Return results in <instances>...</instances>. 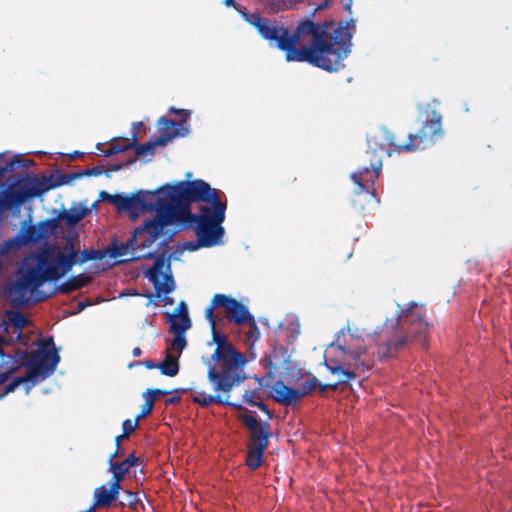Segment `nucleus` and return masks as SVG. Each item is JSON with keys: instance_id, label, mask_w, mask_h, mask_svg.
<instances>
[{"instance_id": "36", "label": "nucleus", "mask_w": 512, "mask_h": 512, "mask_svg": "<svg viewBox=\"0 0 512 512\" xmlns=\"http://www.w3.org/2000/svg\"><path fill=\"white\" fill-rule=\"evenodd\" d=\"M137 425H138L137 419H135L134 421H132L130 419L124 420L122 423V429H123L122 437H128L136 429Z\"/></svg>"}, {"instance_id": "10", "label": "nucleus", "mask_w": 512, "mask_h": 512, "mask_svg": "<svg viewBox=\"0 0 512 512\" xmlns=\"http://www.w3.org/2000/svg\"><path fill=\"white\" fill-rule=\"evenodd\" d=\"M136 237L132 235L126 242L113 241L107 248L103 250L81 249V242L77 239V235H71L66 230V273L77 264H82L88 260H102L106 257L118 258L131 254L127 260L136 252Z\"/></svg>"}, {"instance_id": "25", "label": "nucleus", "mask_w": 512, "mask_h": 512, "mask_svg": "<svg viewBox=\"0 0 512 512\" xmlns=\"http://www.w3.org/2000/svg\"><path fill=\"white\" fill-rule=\"evenodd\" d=\"M265 449L264 444L249 445L246 458V464L249 468L256 469L261 465Z\"/></svg>"}, {"instance_id": "62", "label": "nucleus", "mask_w": 512, "mask_h": 512, "mask_svg": "<svg viewBox=\"0 0 512 512\" xmlns=\"http://www.w3.org/2000/svg\"><path fill=\"white\" fill-rule=\"evenodd\" d=\"M133 140L136 141V133H133Z\"/></svg>"}, {"instance_id": "47", "label": "nucleus", "mask_w": 512, "mask_h": 512, "mask_svg": "<svg viewBox=\"0 0 512 512\" xmlns=\"http://www.w3.org/2000/svg\"><path fill=\"white\" fill-rule=\"evenodd\" d=\"M142 364L147 368V369H155L157 368V364L154 363L152 360H146L144 362H142Z\"/></svg>"}, {"instance_id": "51", "label": "nucleus", "mask_w": 512, "mask_h": 512, "mask_svg": "<svg viewBox=\"0 0 512 512\" xmlns=\"http://www.w3.org/2000/svg\"><path fill=\"white\" fill-rule=\"evenodd\" d=\"M224 4L227 6V7H235L236 6V3L234 0H224Z\"/></svg>"}, {"instance_id": "42", "label": "nucleus", "mask_w": 512, "mask_h": 512, "mask_svg": "<svg viewBox=\"0 0 512 512\" xmlns=\"http://www.w3.org/2000/svg\"><path fill=\"white\" fill-rule=\"evenodd\" d=\"M101 201H107L111 204L114 203L115 195L108 193L107 191H101L99 194Z\"/></svg>"}, {"instance_id": "8", "label": "nucleus", "mask_w": 512, "mask_h": 512, "mask_svg": "<svg viewBox=\"0 0 512 512\" xmlns=\"http://www.w3.org/2000/svg\"><path fill=\"white\" fill-rule=\"evenodd\" d=\"M64 184V174L59 173L55 177L26 176L9 181L6 189L1 192L0 211L19 207L30 198L37 197L46 191Z\"/></svg>"}, {"instance_id": "60", "label": "nucleus", "mask_w": 512, "mask_h": 512, "mask_svg": "<svg viewBox=\"0 0 512 512\" xmlns=\"http://www.w3.org/2000/svg\"><path fill=\"white\" fill-rule=\"evenodd\" d=\"M388 140H389V145H390V146L394 145V143H393V141H392V140H393V136H391Z\"/></svg>"}, {"instance_id": "21", "label": "nucleus", "mask_w": 512, "mask_h": 512, "mask_svg": "<svg viewBox=\"0 0 512 512\" xmlns=\"http://www.w3.org/2000/svg\"><path fill=\"white\" fill-rule=\"evenodd\" d=\"M177 133H170V135H161L158 137L155 141L147 142L145 144H138L135 145L133 143V146H135L136 154L137 156H145L150 155L154 153V149L157 146H164L166 143L176 137Z\"/></svg>"}, {"instance_id": "15", "label": "nucleus", "mask_w": 512, "mask_h": 512, "mask_svg": "<svg viewBox=\"0 0 512 512\" xmlns=\"http://www.w3.org/2000/svg\"><path fill=\"white\" fill-rule=\"evenodd\" d=\"M316 380L312 379L302 383L298 388H292L279 380L274 383L271 389V396L275 401L286 406H292L299 399L309 394L315 387Z\"/></svg>"}, {"instance_id": "9", "label": "nucleus", "mask_w": 512, "mask_h": 512, "mask_svg": "<svg viewBox=\"0 0 512 512\" xmlns=\"http://www.w3.org/2000/svg\"><path fill=\"white\" fill-rule=\"evenodd\" d=\"M178 223L170 216L167 210H160L151 220L145 221L144 225L135 229L133 235L136 237V252L131 258L134 260L153 258L159 248L164 246L172 236L169 226Z\"/></svg>"}, {"instance_id": "41", "label": "nucleus", "mask_w": 512, "mask_h": 512, "mask_svg": "<svg viewBox=\"0 0 512 512\" xmlns=\"http://www.w3.org/2000/svg\"><path fill=\"white\" fill-rule=\"evenodd\" d=\"M242 421L244 422V424L247 426V428L250 430V429H253L254 427L258 426L260 423L256 420L255 417H253L252 415H243L242 416Z\"/></svg>"}, {"instance_id": "11", "label": "nucleus", "mask_w": 512, "mask_h": 512, "mask_svg": "<svg viewBox=\"0 0 512 512\" xmlns=\"http://www.w3.org/2000/svg\"><path fill=\"white\" fill-rule=\"evenodd\" d=\"M167 250L163 249L155 257L153 265L145 270V277L153 284L157 297L167 296L175 289L170 260L176 259V252L170 253L167 257Z\"/></svg>"}, {"instance_id": "50", "label": "nucleus", "mask_w": 512, "mask_h": 512, "mask_svg": "<svg viewBox=\"0 0 512 512\" xmlns=\"http://www.w3.org/2000/svg\"><path fill=\"white\" fill-rule=\"evenodd\" d=\"M141 349L139 347H135L133 350H132V355L134 357H139L141 355Z\"/></svg>"}, {"instance_id": "59", "label": "nucleus", "mask_w": 512, "mask_h": 512, "mask_svg": "<svg viewBox=\"0 0 512 512\" xmlns=\"http://www.w3.org/2000/svg\"><path fill=\"white\" fill-rule=\"evenodd\" d=\"M163 300L166 302V304H169L172 302V299H170L168 297H165Z\"/></svg>"}, {"instance_id": "19", "label": "nucleus", "mask_w": 512, "mask_h": 512, "mask_svg": "<svg viewBox=\"0 0 512 512\" xmlns=\"http://www.w3.org/2000/svg\"><path fill=\"white\" fill-rule=\"evenodd\" d=\"M33 161L27 158H23L21 155H15L12 158H8L5 154L0 153V187H4L5 180L9 182L10 178L7 177L8 173L15 171V168L27 169Z\"/></svg>"}, {"instance_id": "17", "label": "nucleus", "mask_w": 512, "mask_h": 512, "mask_svg": "<svg viewBox=\"0 0 512 512\" xmlns=\"http://www.w3.org/2000/svg\"><path fill=\"white\" fill-rule=\"evenodd\" d=\"M98 202H94L90 207L87 205L86 201L73 202L69 209H66V230L71 235H77V239H79V234L75 231L74 226L84 219L87 215L91 213V210L97 206Z\"/></svg>"}, {"instance_id": "54", "label": "nucleus", "mask_w": 512, "mask_h": 512, "mask_svg": "<svg viewBox=\"0 0 512 512\" xmlns=\"http://www.w3.org/2000/svg\"><path fill=\"white\" fill-rule=\"evenodd\" d=\"M125 438H126V437H122V435H118V436L116 437V444H117V446L119 445L120 441H121V440H123V439H125Z\"/></svg>"}, {"instance_id": "40", "label": "nucleus", "mask_w": 512, "mask_h": 512, "mask_svg": "<svg viewBox=\"0 0 512 512\" xmlns=\"http://www.w3.org/2000/svg\"><path fill=\"white\" fill-rule=\"evenodd\" d=\"M175 125H176V123L173 120H169L165 117H161L159 120L160 130L163 132L162 135H169L168 133H165V132H167L169 129H171Z\"/></svg>"}, {"instance_id": "43", "label": "nucleus", "mask_w": 512, "mask_h": 512, "mask_svg": "<svg viewBox=\"0 0 512 512\" xmlns=\"http://www.w3.org/2000/svg\"><path fill=\"white\" fill-rule=\"evenodd\" d=\"M170 392L169 391H164V390H160V389H152V390H147V392L144 394V397H153L156 396V395H166V394H169Z\"/></svg>"}, {"instance_id": "37", "label": "nucleus", "mask_w": 512, "mask_h": 512, "mask_svg": "<svg viewBox=\"0 0 512 512\" xmlns=\"http://www.w3.org/2000/svg\"><path fill=\"white\" fill-rule=\"evenodd\" d=\"M129 196L115 194V199L113 205L120 211L126 212V206Z\"/></svg>"}, {"instance_id": "32", "label": "nucleus", "mask_w": 512, "mask_h": 512, "mask_svg": "<svg viewBox=\"0 0 512 512\" xmlns=\"http://www.w3.org/2000/svg\"><path fill=\"white\" fill-rule=\"evenodd\" d=\"M90 282V277L85 274L71 277L66 280V293L77 290Z\"/></svg>"}, {"instance_id": "24", "label": "nucleus", "mask_w": 512, "mask_h": 512, "mask_svg": "<svg viewBox=\"0 0 512 512\" xmlns=\"http://www.w3.org/2000/svg\"><path fill=\"white\" fill-rule=\"evenodd\" d=\"M40 375L38 371L35 369L31 370L29 374L24 378H15L10 383H8L2 393H0V399L6 396L7 394L14 392L16 387L21 383H28L27 390L31 387L35 382H37V377Z\"/></svg>"}, {"instance_id": "4", "label": "nucleus", "mask_w": 512, "mask_h": 512, "mask_svg": "<svg viewBox=\"0 0 512 512\" xmlns=\"http://www.w3.org/2000/svg\"><path fill=\"white\" fill-rule=\"evenodd\" d=\"M17 279L6 285L5 293L17 308L32 302V295L47 281L64 276V248L46 245L37 253L23 258L16 273Z\"/></svg>"}, {"instance_id": "57", "label": "nucleus", "mask_w": 512, "mask_h": 512, "mask_svg": "<svg viewBox=\"0 0 512 512\" xmlns=\"http://www.w3.org/2000/svg\"><path fill=\"white\" fill-rule=\"evenodd\" d=\"M58 291H60V292H64V284H60V285L58 286Z\"/></svg>"}, {"instance_id": "5", "label": "nucleus", "mask_w": 512, "mask_h": 512, "mask_svg": "<svg viewBox=\"0 0 512 512\" xmlns=\"http://www.w3.org/2000/svg\"><path fill=\"white\" fill-rule=\"evenodd\" d=\"M325 365L337 376V381L329 385L335 389L340 383L355 379L359 371H366L371 364L367 358V348L361 336L342 328L325 350Z\"/></svg>"}, {"instance_id": "26", "label": "nucleus", "mask_w": 512, "mask_h": 512, "mask_svg": "<svg viewBox=\"0 0 512 512\" xmlns=\"http://www.w3.org/2000/svg\"><path fill=\"white\" fill-rule=\"evenodd\" d=\"M168 322L171 332L185 333L191 327L189 315L169 314Z\"/></svg>"}, {"instance_id": "16", "label": "nucleus", "mask_w": 512, "mask_h": 512, "mask_svg": "<svg viewBox=\"0 0 512 512\" xmlns=\"http://www.w3.org/2000/svg\"><path fill=\"white\" fill-rule=\"evenodd\" d=\"M382 169V162L380 160L371 164V167H363L353 172L351 174V179L354 184L357 186L355 192L357 194L366 192L371 195V197L375 196L374 185L376 180L378 179L380 172Z\"/></svg>"}, {"instance_id": "53", "label": "nucleus", "mask_w": 512, "mask_h": 512, "mask_svg": "<svg viewBox=\"0 0 512 512\" xmlns=\"http://www.w3.org/2000/svg\"><path fill=\"white\" fill-rule=\"evenodd\" d=\"M178 400H179L178 396L172 397V398L166 400V405L172 404V403H174V402H176Z\"/></svg>"}, {"instance_id": "56", "label": "nucleus", "mask_w": 512, "mask_h": 512, "mask_svg": "<svg viewBox=\"0 0 512 512\" xmlns=\"http://www.w3.org/2000/svg\"><path fill=\"white\" fill-rule=\"evenodd\" d=\"M133 126H134L135 129H139L142 126V123L141 122H137V123H134Z\"/></svg>"}, {"instance_id": "6", "label": "nucleus", "mask_w": 512, "mask_h": 512, "mask_svg": "<svg viewBox=\"0 0 512 512\" xmlns=\"http://www.w3.org/2000/svg\"><path fill=\"white\" fill-rule=\"evenodd\" d=\"M37 348L31 351L15 349L13 355H7L8 359H11V366L5 372H0V385L4 384L10 377V375L16 372L20 367L26 368V374L23 376H17L15 378H24L29 372L33 369L38 371L40 375L37 377V382H35L29 389L27 390L28 383H21L19 386H22L25 390V393L28 394L30 390L37 385L39 382L46 379L53 371L55 370L60 357L55 348L54 341L52 337H38L36 340Z\"/></svg>"}, {"instance_id": "61", "label": "nucleus", "mask_w": 512, "mask_h": 512, "mask_svg": "<svg viewBox=\"0 0 512 512\" xmlns=\"http://www.w3.org/2000/svg\"><path fill=\"white\" fill-rule=\"evenodd\" d=\"M379 355H380V356H382V357H384V356L386 355V351H383L382 353H381V352H379Z\"/></svg>"}, {"instance_id": "44", "label": "nucleus", "mask_w": 512, "mask_h": 512, "mask_svg": "<svg viewBox=\"0 0 512 512\" xmlns=\"http://www.w3.org/2000/svg\"><path fill=\"white\" fill-rule=\"evenodd\" d=\"M176 315H188V307L184 301H181L176 308Z\"/></svg>"}, {"instance_id": "34", "label": "nucleus", "mask_w": 512, "mask_h": 512, "mask_svg": "<svg viewBox=\"0 0 512 512\" xmlns=\"http://www.w3.org/2000/svg\"><path fill=\"white\" fill-rule=\"evenodd\" d=\"M139 502L138 495L134 492L125 490L124 491V497L120 501L121 506H128V507H135L136 504Z\"/></svg>"}, {"instance_id": "49", "label": "nucleus", "mask_w": 512, "mask_h": 512, "mask_svg": "<svg viewBox=\"0 0 512 512\" xmlns=\"http://www.w3.org/2000/svg\"><path fill=\"white\" fill-rule=\"evenodd\" d=\"M83 153L75 151L73 153H66V159L69 160H75L78 156L82 155Z\"/></svg>"}, {"instance_id": "12", "label": "nucleus", "mask_w": 512, "mask_h": 512, "mask_svg": "<svg viewBox=\"0 0 512 512\" xmlns=\"http://www.w3.org/2000/svg\"><path fill=\"white\" fill-rule=\"evenodd\" d=\"M218 307H223L225 309L226 318L229 322H233L238 325L249 323L257 330L254 317L249 313L246 306L236 299L224 294H215L210 306L206 308L205 318L208 322L214 323L215 316L213 311Z\"/></svg>"}, {"instance_id": "46", "label": "nucleus", "mask_w": 512, "mask_h": 512, "mask_svg": "<svg viewBox=\"0 0 512 512\" xmlns=\"http://www.w3.org/2000/svg\"><path fill=\"white\" fill-rule=\"evenodd\" d=\"M254 406L258 407L261 411L269 415L267 406L261 400L257 401Z\"/></svg>"}, {"instance_id": "23", "label": "nucleus", "mask_w": 512, "mask_h": 512, "mask_svg": "<svg viewBox=\"0 0 512 512\" xmlns=\"http://www.w3.org/2000/svg\"><path fill=\"white\" fill-rule=\"evenodd\" d=\"M64 219V208L59 209L57 219H47L38 223L37 228L39 233L42 234V240L48 239L52 234L55 233L59 221Z\"/></svg>"}, {"instance_id": "33", "label": "nucleus", "mask_w": 512, "mask_h": 512, "mask_svg": "<svg viewBox=\"0 0 512 512\" xmlns=\"http://www.w3.org/2000/svg\"><path fill=\"white\" fill-rule=\"evenodd\" d=\"M175 334V337L171 344V349L174 351H177L179 354L185 349L186 347V339H185V333L180 332H173Z\"/></svg>"}, {"instance_id": "2", "label": "nucleus", "mask_w": 512, "mask_h": 512, "mask_svg": "<svg viewBox=\"0 0 512 512\" xmlns=\"http://www.w3.org/2000/svg\"><path fill=\"white\" fill-rule=\"evenodd\" d=\"M162 187L165 210L177 222L192 227L197 235L198 244L192 249L222 244L227 205L221 200L220 191L201 179Z\"/></svg>"}, {"instance_id": "38", "label": "nucleus", "mask_w": 512, "mask_h": 512, "mask_svg": "<svg viewBox=\"0 0 512 512\" xmlns=\"http://www.w3.org/2000/svg\"><path fill=\"white\" fill-rule=\"evenodd\" d=\"M154 405V398L153 397H145V403L142 406L141 413L137 416V420H139L141 417H144L151 413Z\"/></svg>"}, {"instance_id": "20", "label": "nucleus", "mask_w": 512, "mask_h": 512, "mask_svg": "<svg viewBox=\"0 0 512 512\" xmlns=\"http://www.w3.org/2000/svg\"><path fill=\"white\" fill-rule=\"evenodd\" d=\"M114 456L115 454L109 458V471L113 474L111 481L117 482V484L120 485L130 468L137 463L138 458L131 454L121 463H114Z\"/></svg>"}, {"instance_id": "27", "label": "nucleus", "mask_w": 512, "mask_h": 512, "mask_svg": "<svg viewBox=\"0 0 512 512\" xmlns=\"http://www.w3.org/2000/svg\"><path fill=\"white\" fill-rule=\"evenodd\" d=\"M5 317L9 323L13 326L12 333H16V339L21 336V329L24 328L28 320L19 311L9 310L6 311Z\"/></svg>"}, {"instance_id": "63", "label": "nucleus", "mask_w": 512, "mask_h": 512, "mask_svg": "<svg viewBox=\"0 0 512 512\" xmlns=\"http://www.w3.org/2000/svg\"><path fill=\"white\" fill-rule=\"evenodd\" d=\"M262 380H263V379H258V381H259V386H262Z\"/></svg>"}, {"instance_id": "28", "label": "nucleus", "mask_w": 512, "mask_h": 512, "mask_svg": "<svg viewBox=\"0 0 512 512\" xmlns=\"http://www.w3.org/2000/svg\"><path fill=\"white\" fill-rule=\"evenodd\" d=\"M268 427V423L264 422L254 427L253 429H250L252 440L250 445L264 444V447H267L268 438L270 436Z\"/></svg>"}, {"instance_id": "3", "label": "nucleus", "mask_w": 512, "mask_h": 512, "mask_svg": "<svg viewBox=\"0 0 512 512\" xmlns=\"http://www.w3.org/2000/svg\"><path fill=\"white\" fill-rule=\"evenodd\" d=\"M211 327L212 341L209 345H216L211 358L205 363L208 368L207 377L212 385L216 395H212L203 390L194 389L192 393L193 402L201 406H209L216 402L225 404L237 409H243L241 404L229 402L224 399L220 393H229L234 387L241 384L245 379L244 366L246 359L244 355L233 347L227 340L226 335L221 334L216 328V319L214 323L208 322Z\"/></svg>"}, {"instance_id": "7", "label": "nucleus", "mask_w": 512, "mask_h": 512, "mask_svg": "<svg viewBox=\"0 0 512 512\" xmlns=\"http://www.w3.org/2000/svg\"><path fill=\"white\" fill-rule=\"evenodd\" d=\"M416 302H410L405 309H400L397 317L387 319L383 330L379 334V344L386 350L398 349L408 340L413 338L420 344L427 343L429 324L424 320Z\"/></svg>"}, {"instance_id": "58", "label": "nucleus", "mask_w": 512, "mask_h": 512, "mask_svg": "<svg viewBox=\"0 0 512 512\" xmlns=\"http://www.w3.org/2000/svg\"><path fill=\"white\" fill-rule=\"evenodd\" d=\"M325 6H327V3L319 5L315 10L323 9Z\"/></svg>"}, {"instance_id": "18", "label": "nucleus", "mask_w": 512, "mask_h": 512, "mask_svg": "<svg viewBox=\"0 0 512 512\" xmlns=\"http://www.w3.org/2000/svg\"><path fill=\"white\" fill-rule=\"evenodd\" d=\"M121 486L117 482L111 481L109 486L101 485L94 490L93 503L91 507L108 508L114 501L119 498Z\"/></svg>"}, {"instance_id": "30", "label": "nucleus", "mask_w": 512, "mask_h": 512, "mask_svg": "<svg viewBox=\"0 0 512 512\" xmlns=\"http://www.w3.org/2000/svg\"><path fill=\"white\" fill-rule=\"evenodd\" d=\"M157 368L160 369L163 375L173 377L177 375L179 371V364L177 358H173L170 354H168L165 361L157 364Z\"/></svg>"}, {"instance_id": "22", "label": "nucleus", "mask_w": 512, "mask_h": 512, "mask_svg": "<svg viewBox=\"0 0 512 512\" xmlns=\"http://www.w3.org/2000/svg\"><path fill=\"white\" fill-rule=\"evenodd\" d=\"M13 326L9 323L7 318L4 316L0 320V357L4 358L8 355L4 352L3 346L9 345L16 338V333H12Z\"/></svg>"}, {"instance_id": "52", "label": "nucleus", "mask_w": 512, "mask_h": 512, "mask_svg": "<svg viewBox=\"0 0 512 512\" xmlns=\"http://www.w3.org/2000/svg\"><path fill=\"white\" fill-rule=\"evenodd\" d=\"M89 304L87 303H84V302H78V309H77V312H80L82 311L86 306H88Z\"/></svg>"}, {"instance_id": "31", "label": "nucleus", "mask_w": 512, "mask_h": 512, "mask_svg": "<svg viewBox=\"0 0 512 512\" xmlns=\"http://www.w3.org/2000/svg\"><path fill=\"white\" fill-rule=\"evenodd\" d=\"M24 244H36L42 240L37 225H28L21 231Z\"/></svg>"}, {"instance_id": "13", "label": "nucleus", "mask_w": 512, "mask_h": 512, "mask_svg": "<svg viewBox=\"0 0 512 512\" xmlns=\"http://www.w3.org/2000/svg\"><path fill=\"white\" fill-rule=\"evenodd\" d=\"M441 134V115L433 112L430 120L424 121L423 127L416 134H409V142L396 147L398 152L426 149L435 143L436 137Z\"/></svg>"}, {"instance_id": "1", "label": "nucleus", "mask_w": 512, "mask_h": 512, "mask_svg": "<svg viewBox=\"0 0 512 512\" xmlns=\"http://www.w3.org/2000/svg\"><path fill=\"white\" fill-rule=\"evenodd\" d=\"M243 16L265 40L275 42L276 47L285 53L287 62H306L325 71L336 72L344 67V60L351 52L355 32L353 20L338 24H317L305 20L291 32L257 13H243Z\"/></svg>"}, {"instance_id": "48", "label": "nucleus", "mask_w": 512, "mask_h": 512, "mask_svg": "<svg viewBox=\"0 0 512 512\" xmlns=\"http://www.w3.org/2000/svg\"><path fill=\"white\" fill-rule=\"evenodd\" d=\"M170 111L171 112H174V113H177L179 115H185L186 117H188L190 115V112L186 111V110H178L174 107H171L170 108Z\"/></svg>"}, {"instance_id": "45", "label": "nucleus", "mask_w": 512, "mask_h": 512, "mask_svg": "<svg viewBox=\"0 0 512 512\" xmlns=\"http://www.w3.org/2000/svg\"><path fill=\"white\" fill-rule=\"evenodd\" d=\"M183 124H186V121H183V123H180L179 126L182 129V132L174 131L173 133H177L176 136H186L189 133L188 127H184Z\"/></svg>"}, {"instance_id": "55", "label": "nucleus", "mask_w": 512, "mask_h": 512, "mask_svg": "<svg viewBox=\"0 0 512 512\" xmlns=\"http://www.w3.org/2000/svg\"><path fill=\"white\" fill-rule=\"evenodd\" d=\"M122 167H123V165H122V164H118V165L113 166V170H114V171H118V170H120Z\"/></svg>"}, {"instance_id": "29", "label": "nucleus", "mask_w": 512, "mask_h": 512, "mask_svg": "<svg viewBox=\"0 0 512 512\" xmlns=\"http://www.w3.org/2000/svg\"><path fill=\"white\" fill-rule=\"evenodd\" d=\"M104 173V166L99 165L90 169H83L79 172L66 173V185L72 184L75 180L84 176H100Z\"/></svg>"}, {"instance_id": "35", "label": "nucleus", "mask_w": 512, "mask_h": 512, "mask_svg": "<svg viewBox=\"0 0 512 512\" xmlns=\"http://www.w3.org/2000/svg\"><path fill=\"white\" fill-rule=\"evenodd\" d=\"M245 403L254 406L257 401L261 400L260 393L258 390H247L243 395Z\"/></svg>"}, {"instance_id": "14", "label": "nucleus", "mask_w": 512, "mask_h": 512, "mask_svg": "<svg viewBox=\"0 0 512 512\" xmlns=\"http://www.w3.org/2000/svg\"><path fill=\"white\" fill-rule=\"evenodd\" d=\"M166 208L163 187L155 191L140 190L136 194L129 196L126 211L137 215L143 211L156 212L160 214V210Z\"/></svg>"}, {"instance_id": "39", "label": "nucleus", "mask_w": 512, "mask_h": 512, "mask_svg": "<svg viewBox=\"0 0 512 512\" xmlns=\"http://www.w3.org/2000/svg\"><path fill=\"white\" fill-rule=\"evenodd\" d=\"M131 147H133V143H129V144H127L124 147H120L119 145L112 144L109 149H107V150H105L103 152V155L106 156V157L112 156V155H114V154H116L118 152L126 151L129 148H131Z\"/></svg>"}]
</instances>
